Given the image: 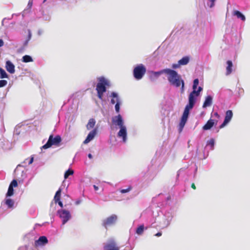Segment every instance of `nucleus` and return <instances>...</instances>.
Here are the masks:
<instances>
[{
  "mask_svg": "<svg viewBox=\"0 0 250 250\" xmlns=\"http://www.w3.org/2000/svg\"><path fill=\"white\" fill-rule=\"evenodd\" d=\"M166 74L167 75V80L171 85L178 87L181 85V91H184L185 83L181 76L174 70L169 68L166 69Z\"/></svg>",
  "mask_w": 250,
  "mask_h": 250,
  "instance_id": "f257e3e1",
  "label": "nucleus"
},
{
  "mask_svg": "<svg viewBox=\"0 0 250 250\" xmlns=\"http://www.w3.org/2000/svg\"><path fill=\"white\" fill-rule=\"evenodd\" d=\"M98 80L99 82L96 85V89L98 97L102 100L104 93L106 90V86L109 85V82L104 77L99 78Z\"/></svg>",
  "mask_w": 250,
  "mask_h": 250,
  "instance_id": "f03ea898",
  "label": "nucleus"
},
{
  "mask_svg": "<svg viewBox=\"0 0 250 250\" xmlns=\"http://www.w3.org/2000/svg\"><path fill=\"white\" fill-rule=\"evenodd\" d=\"M62 141V138L60 135H57L54 137L53 134H51L47 143L42 146L43 149H47L50 147L52 146H59Z\"/></svg>",
  "mask_w": 250,
  "mask_h": 250,
  "instance_id": "7ed1b4c3",
  "label": "nucleus"
},
{
  "mask_svg": "<svg viewBox=\"0 0 250 250\" xmlns=\"http://www.w3.org/2000/svg\"><path fill=\"white\" fill-rule=\"evenodd\" d=\"M146 72L145 66L140 64L136 66L133 70V75L136 80L141 79Z\"/></svg>",
  "mask_w": 250,
  "mask_h": 250,
  "instance_id": "20e7f679",
  "label": "nucleus"
},
{
  "mask_svg": "<svg viewBox=\"0 0 250 250\" xmlns=\"http://www.w3.org/2000/svg\"><path fill=\"white\" fill-rule=\"evenodd\" d=\"M60 218L62 220V224H65L70 218L71 215L69 211L65 209H61L58 211Z\"/></svg>",
  "mask_w": 250,
  "mask_h": 250,
  "instance_id": "39448f33",
  "label": "nucleus"
},
{
  "mask_svg": "<svg viewBox=\"0 0 250 250\" xmlns=\"http://www.w3.org/2000/svg\"><path fill=\"white\" fill-rule=\"evenodd\" d=\"M104 250H119V247L114 240H109L104 247Z\"/></svg>",
  "mask_w": 250,
  "mask_h": 250,
  "instance_id": "423d86ee",
  "label": "nucleus"
},
{
  "mask_svg": "<svg viewBox=\"0 0 250 250\" xmlns=\"http://www.w3.org/2000/svg\"><path fill=\"white\" fill-rule=\"evenodd\" d=\"M233 116V113L231 110H229L227 111L226 113V116L225 118V120L223 123L220 125V128H222L225 127L227 124H228L229 121L231 120Z\"/></svg>",
  "mask_w": 250,
  "mask_h": 250,
  "instance_id": "0eeeda50",
  "label": "nucleus"
},
{
  "mask_svg": "<svg viewBox=\"0 0 250 250\" xmlns=\"http://www.w3.org/2000/svg\"><path fill=\"white\" fill-rule=\"evenodd\" d=\"M117 219V216L116 215L113 214L111 215L103 221L104 226L106 227L107 226L113 224L115 223Z\"/></svg>",
  "mask_w": 250,
  "mask_h": 250,
  "instance_id": "6e6552de",
  "label": "nucleus"
},
{
  "mask_svg": "<svg viewBox=\"0 0 250 250\" xmlns=\"http://www.w3.org/2000/svg\"><path fill=\"white\" fill-rule=\"evenodd\" d=\"M98 131L97 128H95L91 131L88 134L86 138L83 141V144H86L92 140L96 135Z\"/></svg>",
  "mask_w": 250,
  "mask_h": 250,
  "instance_id": "1a4fd4ad",
  "label": "nucleus"
},
{
  "mask_svg": "<svg viewBox=\"0 0 250 250\" xmlns=\"http://www.w3.org/2000/svg\"><path fill=\"white\" fill-rule=\"evenodd\" d=\"M112 122L113 124L116 125H118L120 127L125 126L124 125V122L121 115L115 116L112 118Z\"/></svg>",
  "mask_w": 250,
  "mask_h": 250,
  "instance_id": "9d476101",
  "label": "nucleus"
},
{
  "mask_svg": "<svg viewBox=\"0 0 250 250\" xmlns=\"http://www.w3.org/2000/svg\"><path fill=\"white\" fill-rule=\"evenodd\" d=\"M118 136L122 138L123 141L125 143L126 141L127 131L125 126L120 127V130L118 133Z\"/></svg>",
  "mask_w": 250,
  "mask_h": 250,
  "instance_id": "9b49d317",
  "label": "nucleus"
},
{
  "mask_svg": "<svg viewBox=\"0 0 250 250\" xmlns=\"http://www.w3.org/2000/svg\"><path fill=\"white\" fill-rule=\"evenodd\" d=\"M217 121L209 119L207 123L203 126V129L204 130H208L211 129L214 125H216Z\"/></svg>",
  "mask_w": 250,
  "mask_h": 250,
  "instance_id": "f8f14e48",
  "label": "nucleus"
},
{
  "mask_svg": "<svg viewBox=\"0 0 250 250\" xmlns=\"http://www.w3.org/2000/svg\"><path fill=\"white\" fill-rule=\"evenodd\" d=\"M195 100L192 99V98L190 97L188 98V104L186 105L184 113L189 114V110L192 109L195 103Z\"/></svg>",
  "mask_w": 250,
  "mask_h": 250,
  "instance_id": "ddd939ff",
  "label": "nucleus"
},
{
  "mask_svg": "<svg viewBox=\"0 0 250 250\" xmlns=\"http://www.w3.org/2000/svg\"><path fill=\"white\" fill-rule=\"evenodd\" d=\"M48 243V240L46 237L42 236L39 237V239L35 242V246L44 245Z\"/></svg>",
  "mask_w": 250,
  "mask_h": 250,
  "instance_id": "4468645a",
  "label": "nucleus"
},
{
  "mask_svg": "<svg viewBox=\"0 0 250 250\" xmlns=\"http://www.w3.org/2000/svg\"><path fill=\"white\" fill-rule=\"evenodd\" d=\"M5 68L7 71L11 74L14 73L15 65L10 61H7L6 62Z\"/></svg>",
  "mask_w": 250,
  "mask_h": 250,
  "instance_id": "2eb2a0df",
  "label": "nucleus"
},
{
  "mask_svg": "<svg viewBox=\"0 0 250 250\" xmlns=\"http://www.w3.org/2000/svg\"><path fill=\"white\" fill-rule=\"evenodd\" d=\"M212 98L211 96H208L203 104V107L206 108L208 106H209L212 104Z\"/></svg>",
  "mask_w": 250,
  "mask_h": 250,
  "instance_id": "dca6fc26",
  "label": "nucleus"
},
{
  "mask_svg": "<svg viewBox=\"0 0 250 250\" xmlns=\"http://www.w3.org/2000/svg\"><path fill=\"white\" fill-rule=\"evenodd\" d=\"M188 114L183 113L180 123V126L182 128H183L185 124L186 123L188 118Z\"/></svg>",
  "mask_w": 250,
  "mask_h": 250,
  "instance_id": "f3484780",
  "label": "nucleus"
},
{
  "mask_svg": "<svg viewBox=\"0 0 250 250\" xmlns=\"http://www.w3.org/2000/svg\"><path fill=\"white\" fill-rule=\"evenodd\" d=\"M96 124V121L93 118H91L89 120L88 122L86 125V128L88 130H90L93 128Z\"/></svg>",
  "mask_w": 250,
  "mask_h": 250,
  "instance_id": "a211bd4d",
  "label": "nucleus"
},
{
  "mask_svg": "<svg viewBox=\"0 0 250 250\" xmlns=\"http://www.w3.org/2000/svg\"><path fill=\"white\" fill-rule=\"evenodd\" d=\"M111 96L113 98H116L117 99V103L115 104V110H116V112H119V110H120V103L119 102V99H118V95L117 93L113 92L111 93Z\"/></svg>",
  "mask_w": 250,
  "mask_h": 250,
  "instance_id": "6ab92c4d",
  "label": "nucleus"
},
{
  "mask_svg": "<svg viewBox=\"0 0 250 250\" xmlns=\"http://www.w3.org/2000/svg\"><path fill=\"white\" fill-rule=\"evenodd\" d=\"M228 65L226 68V74L227 75H229L232 72V62L231 61H228L227 62Z\"/></svg>",
  "mask_w": 250,
  "mask_h": 250,
  "instance_id": "aec40b11",
  "label": "nucleus"
},
{
  "mask_svg": "<svg viewBox=\"0 0 250 250\" xmlns=\"http://www.w3.org/2000/svg\"><path fill=\"white\" fill-rule=\"evenodd\" d=\"M197 86L198 85L193 84V91L190 93L188 98H190V97H191L192 99L196 101V91Z\"/></svg>",
  "mask_w": 250,
  "mask_h": 250,
  "instance_id": "412c9836",
  "label": "nucleus"
},
{
  "mask_svg": "<svg viewBox=\"0 0 250 250\" xmlns=\"http://www.w3.org/2000/svg\"><path fill=\"white\" fill-rule=\"evenodd\" d=\"M62 189L59 188L55 195L54 200L56 203H57V201H59L61 199V195Z\"/></svg>",
  "mask_w": 250,
  "mask_h": 250,
  "instance_id": "4be33fe9",
  "label": "nucleus"
},
{
  "mask_svg": "<svg viewBox=\"0 0 250 250\" xmlns=\"http://www.w3.org/2000/svg\"><path fill=\"white\" fill-rule=\"evenodd\" d=\"M189 62V58L188 57H184L179 61V64L181 65L187 64Z\"/></svg>",
  "mask_w": 250,
  "mask_h": 250,
  "instance_id": "5701e85b",
  "label": "nucleus"
},
{
  "mask_svg": "<svg viewBox=\"0 0 250 250\" xmlns=\"http://www.w3.org/2000/svg\"><path fill=\"white\" fill-rule=\"evenodd\" d=\"M234 15L236 16L238 18L241 19L243 21L246 20L245 16L239 11H235L234 12Z\"/></svg>",
  "mask_w": 250,
  "mask_h": 250,
  "instance_id": "b1692460",
  "label": "nucleus"
},
{
  "mask_svg": "<svg viewBox=\"0 0 250 250\" xmlns=\"http://www.w3.org/2000/svg\"><path fill=\"white\" fill-rule=\"evenodd\" d=\"M144 230V225H141L137 228L136 230V233L138 235H140L143 233Z\"/></svg>",
  "mask_w": 250,
  "mask_h": 250,
  "instance_id": "393cba45",
  "label": "nucleus"
},
{
  "mask_svg": "<svg viewBox=\"0 0 250 250\" xmlns=\"http://www.w3.org/2000/svg\"><path fill=\"white\" fill-rule=\"evenodd\" d=\"M22 61L24 62H33L32 57L29 55H25L23 56Z\"/></svg>",
  "mask_w": 250,
  "mask_h": 250,
  "instance_id": "a878e982",
  "label": "nucleus"
},
{
  "mask_svg": "<svg viewBox=\"0 0 250 250\" xmlns=\"http://www.w3.org/2000/svg\"><path fill=\"white\" fill-rule=\"evenodd\" d=\"M5 204L8 206V208H13L14 202L13 200L11 199H7L5 200Z\"/></svg>",
  "mask_w": 250,
  "mask_h": 250,
  "instance_id": "bb28decb",
  "label": "nucleus"
},
{
  "mask_svg": "<svg viewBox=\"0 0 250 250\" xmlns=\"http://www.w3.org/2000/svg\"><path fill=\"white\" fill-rule=\"evenodd\" d=\"M8 75L5 71V70L2 68L0 67V78H7Z\"/></svg>",
  "mask_w": 250,
  "mask_h": 250,
  "instance_id": "cd10ccee",
  "label": "nucleus"
},
{
  "mask_svg": "<svg viewBox=\"0 0 250 250\" xmlns=\"http://www.w3.org/2000/svg\"><path fill=\"white\" fill-rule=\"evenodd\" d=\"M74 173V171L71 169H68L66 170L64 175V178L65 179H66L69 176L73 175Z\"/></svg>",
  "mask_w": 250,
  "mask_h": 250,
  "instance_id": "c85d7f7f",
  "label": "nucleus"
},
{
  "mask_svg": "<svg viewBox=\"0 0 250 250\" xmlns=\"http://www.w3.org/2000/svg\"><path fill=\"white\" fill-rule=\"evenodd\" d=\"M14 194V189L12 186H9L8 189V191L6 194L7 196H12Z\"/></svg>",
  "mask_w": 250,
  "mask_h": 250,
  "instance_id": "c756f323",
  "label": "nucleus"
},
{
  "mask_svg": "<svg viewBox=\"0 0 250 250\" xmlns=\"http://www.w3.org/2000/svg\"><path fill=\"white\" fill-rule=\"evenodd\" d=\"M166 70V69H164L160 71L152 72V73L154 75V76L158 77L159 75H160L161 74H162L163 73L166 74V72H165Z\"/></svg>",
  "mask_w": 250,
  "mask_h": 250,
  "instance_id": "7c9ffc66",
  "label": "nucleus"
},
{
  "mask_svg": "<svg viewBox=\"0 0 250 250\" xmlns=\"http://www.w3.org/2000/svg\"><path fill=\"white\" fill-rule=\"evenodd\" d=\"M207 145L211 147V149H213L214 146V140L211 139L207 142Z\"/></svg>",
  "mask_w": 250,
  "mask_h": 250,
  "instance_id": "2f4dec72",
  "label": "nucleus"
},
{
  "mask_svg": "<svg viewBox=\"0 0 250 250\" xmlns=\"http://www.w3.org/2000/svg\"><path fill=\"white\" fill-rule=\"evenodd\" d=\"M132 188L131 186H129L126 189H123L120 190V192L122 193H125L130 191L132 189Z\"/></svg>",
  "mask_w": 250,
  "mask_h": 250,
  "instance_id": "473e14b6",
  "label": "nucleus"
},
{
  "mask_svg": "<svg viewBox=\"0 0 250 250\" xmlns=\"http://www.w3.org/2000/svg\"><path fill=\"white\" fill-rule=\"evenodd\" d=\"M9 186H12V187H13V188L17 187L18 186L17 181L15 179L13 180L11 182V183H10Z\"/></svg>",
  "mask_w": 250,
  "mask_h": 250,
  "instance_id": "72a5a7b5",
  "label": "nucleus"
},
{
  "mask_svg": "<svg viewBox=\"0 0 250 250\" xmlns=\"http://www.w3.org/2000/svg\"><path fill=\"white\" fill-rule=\"evenodd\" d=\"M7 83V81L4 80H0V88L5 86Z\"/></svg>",
  "mask_w": 250,
  "mask_h": 250,
  "instance_id": "f704fd0d",
  "label": "nucleus"
},
{
  "mask_svg": "<svg viewBox=\"0 0 250 250\" xmlns=\"http://www.w3.org/2000/svg\"><path fill=\"white\" fill-rule=\"evenodd\" d=\"M202 88L200 86H199L198 88V90L196 91V98L198 97L199 94L200 92L202 90Z\"/></svg>",
  "mask_w": 250,
  "mask_h": 250,
  "instance_id": "c9c22d12",
  "label": "nucleus"
},
{
  "mask_svg": "<svg viewBox=\"0 0 250 250\" xmlns=\"http://www.w3.org/2000/svg\"><path fill=\"white\" fill-rule=\"evenodd\" d=\"M31 37V33L30 30H28V39L25 42V45H26L28 43V42L30 40Z\"/></svg>",
  "mask_w": 250,
  "mask_h": 250,
  "instance_id": "e433bc0d",
  "label": "nucleus"
},
{
  "mask_svg": "<svg viewBox=\"0 0 250 250\" xmlns=\"http://www.w3.org/2000/svg\"><path fill=\"white\" fill-rule=\"evenodd\" d=\"M180 65H181V64H180L179 62H178V63H177V64H176V63L173 64L172 65V67L173 69H176V68L179 67Z\"/></svg>",
  "mask_w": 250,
  "mask_h": 250,
  "instance_id": "4c0bfd02",
  "label": "nucleus"
},
{
  "mask_svg": "<svg viewBox=\"0 0 250 250\" xmlns=\"http://www.w3.org/2000/svg\"><path fill=\"white\" fill-rule=\"evenodd\" d=\"M33 5V0H29L28 3V7L29 8H31Z\"/></svg>",
  "mask_w": 250,
  "mask_h": 250,
  "instance_id": "58836bf2",
  "label": "nucleus"
},
{
  "mask_svg": "<svg viewBox=\"0 0 250 250\" xmlns=\"http://www.w3.org/2000/svg\"><path fill=\"white\" fill-rule=\"evenodd\" d=\"M111 103L112 104H114L115 103H117V99L112 97V99L111 100Z\"/></svg>",
  "mask_w": 250,
  "mask_h": 250,
  "instance_id": "ea45409f",
  "label": "nucleus"
},
{
  "mask_svg": "<svg viewBox=\"0 0 250 250\" xmlns=\"http://www.w3.org/2000/svg\"><path fill=\"white\" fill-rule=\"evenodd\" d=\"M211 2L210 7H212L214 5V2L216 0H208Z\"/></svg>",
  "mask_w": 250,
  "mask_h": 250,
  "instance_id": "a19ab883",
  "label": "nucleus"
},
{
  "mask_svg": "<svg viewBox=\"0 0 250 250\" xmlns=\"http://www.w3.org/2000/svg\"><path fill=\"white\" fill-rule=\"evenodd\" d=\"M199 84V80L198 79H195L193 81V84L198 85Z\"/></svg>",
  "mask_w": 250,
  "mask_h": 250,
  "instance_id": "79ce46f5",
  "label": "nucleus"
},
{
  "mask_svg": "<svg viewBox=\"0 0 250 250\" xmlns=\"http://www.w3.org/2000/svg\"><path fill=\"white\" fill-rule=\"evenodd\" d=\"M162 233L161 232H158L156 234H155V236H157V237H160V236H162Z\"/></svg>",
  "mask_w": 250,
  "mask_h": 250,
  "instance_id": "37998d69",
  "label": "nucleus"
},
{
  "mask_svg": "<svg viewBox=\"0 0 250 250\" xmlns=\"http://www.w3.org/2000/svg\"><path fill=\"white\" fill-rule=\"evenodd\" d=\"M59 204V205L61 207V208H62L63 207V204H62V203L60 201V200H59V201H57V202Z\"/></svg>",
  "mask_w": 250,
  "mask_h": 250,
  "instance_id": "c03bdc74",
  "label": "nucleus"
},
{
  "mask_svg": "<svg viewBox=\"0 0 250 250\" xmlns=\"http://www.w3.org/2000/svg\"><path fill=\"white\" fill-rule=\"evenodd\" d=\"M4 45V42L2 39H0V47Z\"/></svg>",
  "mask_w": 250,
  "mask_h": 250,
  "instance_id": "a18cd8bd",
  "label": "nucleus"
},
{
  "mask_svg": "<svg viewBox=\"0 0 250 250\" xmlns=\"http://www.w3.org/2000/svg\"><path fill=\"white\" fill-rule=\"evenodd\" d=\"M213 115H214V116L216 117V118H219V117H220V116H219V115L218 114V113H217V112H215V113H214Z\"/></svg>",
  "mask_w": 250,
  "mask_h": 250,
  "instance_id": "49530a36",
  "label": "nucleus"
},
{
  "mask_svg": "<svg viewBox=\"0 0 250 250\" xmlns=\"http://www.w3.org/2000/svg\"><path fill=\"white\" fill-rule=\"evenodd\" d=\"M191 187L193 189H195L196 188V186L195 185V184L194 183H192L191 184Z\"/></svg>",
  "mask_w": 250,
  "mask_h": 250,
  "instance_id": "de8ad7c7",
  "label": "nucleus"
},
{
  "mask_svg": "<svg viewBox=\"0 0 250 250\" xmlns=\"http://www.w3.org/2000/svg\"><path fill=\"white\" fill-rule=\"evenodd\" d=\"M33 160H34L33 157H32V158L30 159V161L29 162V165H30V164H31L33 163Z\"/></svg>",
  "mask_w": 250,
  "mask_h": 250,
  "instance_id": "09e8293b",
  "label": "nucleus"
},
{
  "mask_svg": "<svg viewBox=\"0 0 250 250\" xmlns=\"http://www.w3.org/2000/svg\"><path fill=\"white\" fill-rule=\"evenodd\" d=\"M94 189L96 191L98 189V187L96 186V185H94L93 186Z\"/></svg>",
  "mask_w": 250,
  "mask_h": 250,
  "instance_id": "8fccbe9b",
  "label": "nucleus"
},
{
  "mask_svg": "<svg viewBox=\"0 0 250 250\" xmlns=\"http://www.w3.org/2000/svg\"><path fill=\"white\" fill-rule=\"evenodd\" d=\"M88 157L89 159H92L93 158L92 157V155L91 154L89 153L88 155Z\"/></svg>",
  "mask_w": 250,
  "mask_h": 250,
  "instance_id": "3c124183",
  "label": "nucleus"
}]
</instances>
